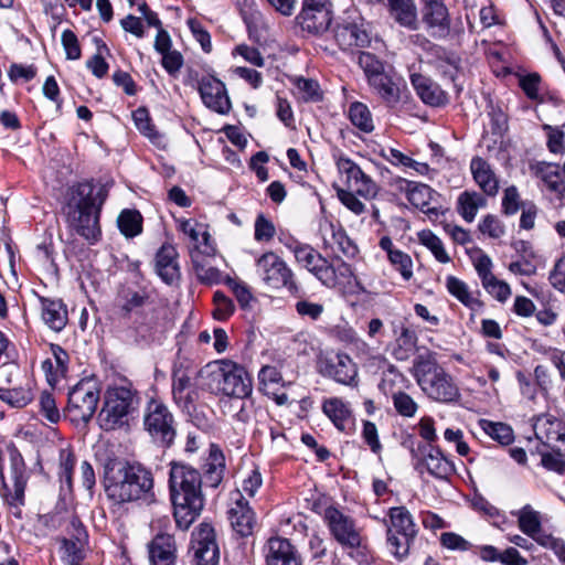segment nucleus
I'll return each mask as SVG.
<instances>
[{
    "label": "nucleus",
    "mask_w": 565,
    "mask_h": 565,
    "mask_svg": "<svg viewBox=\"0 0 565 565\" xmlns=\"http://www.w3.org/2000/svg\"><path fill=\"white\" fill-rule=\"evenodd\" d=\"M103 483L107 498L115 504L149 502L154 498L152 472L139 462L107 458Z\"/></svg>",
    "instance_id": "1"
},
{
    "label": "nucleus",
    "mask_w": 565,
    "mask_h": 565,
    "mask_svg": "<svg viewBox=\"0 0 565 565\" xmlns=\"http://www.w3.org/2000/svg\"><path fill=\"white\" fill-rule=\"evenodd\" d=\"M170 497L177 526L186 531L204 508L202 477L199 470L186 463H171L169 473Z\"/></svg>",
    "instance_id": "2"
},
{
    "label": "nucleus",
    "mask_w": 565,
    "mask_h": 565,
    "mask_svg": "<svg viewBox=\"0 0 565 565\" xmlns=\"http://www.w3.org/2000/svg\"><path fill=\"white\" fill-rule=\"evenodd\" d=\"M414 376L422 391L431 399L440 403H456L461 394L443 366H440L435 354H419L414 360Z\"/></svg>",
    "instance_id": "3"
},
{
    "label": "nucleus",
    "mask_w": 565,
    "mask_h": 565,
    "mask_svg": "<svg viewBox=\"0 0 565 565\" xmlns=\"http://www.w3.org/2000/svg\"><path fill=\"white\" fill-rule=\"evenodd\" d=\"M139 405V393L130 383L109 386L97 417L99 427L105 431H111L128 426Z\"/></svg>",
    "instance_id": "4"
},
{
    "label": "nucleus",
    "mask_w": 565,
    "mask_h": 565,
    "mask_svg": "<svg viewBox=\"0 0 565 565\" xmlns=\"http://www.w3.org/2000/svg\"><path fill=\"white\" fill-rule=\"evenodd\" d=\"M117 328L125 332L127 341L140 347H149L160 341L168 330L167 311L161 307L151 306L129 319L127 324Z\"/></svg>",
    "instance_id": "5"
},
{
    "label": "nucleus",
    "mask_w": 565,
    "mask_h": 565,
    "mask_svg": "<svg viewBox=\"0 0 565 565\" xmlns=\"http://www.w3.org/2000/svg\"><path fill=\"white\" fill-rule=\"evenodd\" d=\"M200 371L192 361L178 358L171 373V394L174 404L183 412L190 413L199 399L198 379Z\"/></svg>",
    "instance_id": "6"
},
{
    "label": "nucleus",
    "mask_w": 565,
    "mask_h": 565,
    "mask_svg": "<svg viewBox=\"0 0 565 565\" xmlns=\"http://www.w3.org/2000/svg\"><path fill=\"white\" fill-rule=\"evenodd\" d=\"M143 426L157 446L170 448L173 445L177 437V420L161 399H149L143 414Z\"/></svg>",
    "instance_id": "7"
},
{
    "label": "nucleus",
    "mask_w": 565,
    "mask_h": 565,
    "mask_svg": "<svg viewBox=\"0 0 565 565\" xmlns=\"http://www.w3.org/2000/svg\"><path fill=\"white\" fill-rule=\"evenodd\" d=\"M257 273L262 281L271 289H287L292 296H297L300 286L289 265L275 252L268 250L262 254L255 262Z\"/></svg>",
    "instance_id": "8"
},
{
    "label": "nucleus",
    "mask_w": 565,
    "mask_h": 565,
    "mask_svg": "<svg viewBox=\"0 0 565 565\" xmlns=\"http://www.w3.org/2000/svg\"><path fill=\"white\" fill-rule=\"evenodd\" d=\"M323 522L332 539L343 548L355 550L362 546L363 536L356 521L338 507L324 508Z\"/></svg>",
    "instance_id": "9"
},
{
    "label": "nucleus",
    "mask_w": 565,
    "mask_h": 565,
    "mask_svg": "<svg viewBox=\"0 0 565 565\" xmlns=\"http://www.w3.org/2000/svg\"><path fill=\"white\" fill-rule=\"evenodd\" d=\"M212 377L216 382V390L226 396L243 399L252 393V379L247 371L231 360L220 361Z\"/></svg>",
    "instance_id": "10"
},
{
    "label": "nucleus",
    "mask_w": 565,
    "mask_h": 565,
    "mask_svg": "<svg viewBox=\"0 0 565 565\" xmlns=\"http://www.w3.org/2000/svg\"><path fill=\"white\" fill-rule=\"evenodd\" d=\"M318 371L323 377L334 382L356 387L359 385V369L353 359L345 352H330L318 360Z\"/></svg>",
    "instance_id": "11"
},
{
    "label": "nucleus",
    "mask_w": 565,
    "mask_h": 565,
    "mask_svg": "<svg viewBox=\"0 0 565 565\" xmlns=\"http://www.w3.org/2000/svg\"><path fill=\"white\" fill-rule=\"evenodd\" d=\"M99 402V388L93 380L79 381L68 393L67 411L72 420L87 423Z\"/></svg>",
    "instance_id": "12"
},
{
    "label": "nucleus",
    "mask_w": 565,
    "mask_h": 565,
    "mask_svg": "<svg viewBox=\"0 0 565 565\" xmlns=\"http://www.w3.org/2000/svg\"><path fill=\"white\" fill-rule=\"evenodd\" d=\"M333 32L334 40L343 51L366 47L371 43L365 21L356 11H347L337 22Z\"/></svg>",
    "instance_id": "13"
},
{
    "label": "nucleus",
    "mask_w": 565,
    "mask_h": 565,
    "mask_svg": "<svg viewBox=\"0 0 565 565\" xmlns=\"http://www.w3.org/2000/svg\"><path fill=\"white\" fill-rule=\"evenodd\" d=\"M411 454L415 460L414 468L419 473L426 470L436 479L449 480L456 472L454 462L448 460L438 448L431 445L420 444L417 448L411 447Z\"/></svg>",
    "instance_id": "14"
},
{
    "label": "nucleus",
    "mask_w": 565,
    "mask_h": 565,
    "mask_svg": "<svg viewBox=\"0 0 565 565\" xmlns=\"http://www.w3.org/2000/svg\"><path fill=\"white\" fill-rule=\"evenodd\" d=\"M107 196L104 185L96 189L93 180H84L70 186L66 206L68 211L102 212Z\"/></svg>",
    "instance_id": "15"
},
{
    "label": "nucleus",
    "mask_w": 565,
    "mask_h": 565,
    "mask_svg": "<svg viewBox=\"0 0 565 565\" xmlns=\"http://www.w3.org/2000/svg\"><path fill=\"white\" fill-rule=\"evenodd\" d=\"M158 531L148 542V558L150 565H174L177 561L178 545L175 537L169 532V520L157 521Z\"/></svg>",
    "instance_id": "16"
},
{
    "label": "nucleus",
    "mask_w": 565,
    "mask_h": 565,
    "mask_svg": "<svg viewBox=\"0 0 565 565\" xmlns=\"http://www.w3.org/2000/svg\"><path fill=\"white\" fill-rule=\"evenodd\" d=\"M150 297L146 289L121 286L115 305L116 326H125L129 319L150 308Z\"/></svg>",
    "instance_id": "17"
},
{
    "label": "nucleus",
    "mask_w": 565,
    "mask_h": 565,
    "mask_svg": "<svg viewBox=\"0 0 565 565\" xmlns=\"http://www.w3.org/2000/svg\"><path fill=\"white\" fill-rule=\"evenodd\" d=\"M296 262L310 271L323 286L334 288L337 286L335 268L318 253L312 246H295Z\"/></svg>",
    "instance_id": "18"
},
{
    "label": "nucleus",
    "mask_w": 565,
    "mask_h": 565,
    "mask_svg": "<svg viewBox=\"0 0 565 565\" xmlns=\"http://www.w3.org/2000/svg\"><path fill=\"white\" fill-rule=\"evenodd\" d=\"M191 552L194 565H216L220 550L216 543L214 527L203 522L192 533Z\"/></svg>",
    "instance_id": "19"
},
{
    "label": "nucleus",
    "mask_w": 565,
    "mask_h": 565,
    "mask_svg": "<svg viewBox=\"0 0 565 565\" xmlns=\"http://www.w3.org/2000/svg\"><path fill=\"white\" fill-rule=\"evenodd\" d=\"M422 20L431 34L446 38L450 32V19L447 7L441 0H422Z\"/></svg>",
    "instance_id": "20"
},
{
    "label": "nucleus",
    "mask_w": 565,
    "mask_h": 565,
    "mask_svg": "<svg viewBox=\"0 0 565 565\" xmlns=\"http://www.w3.org/2000/svg\"><path fill=\"white\" fill-rule=\"evenodd\" d=\"M100 213L87 211H68L67 222L70 227L88 244H96L102 237Z\"/></svg>",
    "instance_id": "21"
},
{
    "label": "nucleus",
    "mask_w": 565,
    "mask_h": 565,
    "mask_svg": "<svg viewBox=\"0 0 565 565\" xmlns=\"http://www.w3.org/2000/svg\"><path fill=\"white\" fill-rule=\"evenodd\" d=\"M319 233L326 248L338 249L348 258H353L358 253L356 245L347 235L341 225L331 221L322 220L319 223Z\"/></svg>",
    "instance_id": "22"
},
{
    "label": "nucleus",
    "mask_w": 565,
    "mask_h": 565,
    "mask_svg": "<svg viewBox=\"0 0 565 565\" xmlns=\"http://www.w3.org/2000/svg\"><path fill=\"white\" fill-rule=\"evenodd\" d=\"M199 92L206 107L218 113L227 114L231 109V102L225 85L213 76H205L200 81Z\"/></svg>",
    "instance_id": "23"
},
{
    "label": "nucleus",
    "mask_w": 565,
    "mask_h": 565,
    "mask_svg": "<svg viewBox=\"0 0 565 565\" xmlns=\"http://www.w3.org/2000/svg\"><path fill=\"white\" fill-rule=\"evenodd\" d=\"M265 551L266 565H302L298 550L288 539L270 537Z\"/></svg>",
    "instance_id": "24"
},
{
    "label": "nucleus",
    "mask_w": 565,
    "mask_h": 565,
    "mask_svg": "<svg viewBox=\"0 0 565 565\" xmlns=\"http://www.w3.org/2000/svg\"><path fill=\"white\" fill-rule=\"evenodd\" d=\"M411 83L424 104L443 107L449 103L448 94L429 77L414 73L411 75Z\"/></svg>",
    "instance_id": "25"
},
{
    "label": "nucleus",
    "mask_w": 565,
    "mask_h": 565,
    "mask_svg": "<svg viewBox=\"0 0 565 565\" xmlns=\"http://www.w3.org/2000/svg\"><path fill=\"white\" fill-rule=\"evenodd\" d=\"M296 20L302 31L319 35L329 29L332 21V11L331 9L302 7Z\"/></svg>",
    "instance_id": "26"
},
{
    "label": "nucleus",
    "mask_w": 565,
    "mask_h": 565,
    "mask_svg": "<svg viewBox=\"0 0 565 565\" xmlns=\"http://www.w3.org/2000/svg\"><path fill=\"white\" fill-rule=\"evenodd\" d=\"M429 63L441 76L448 77L454 83L462 71L461 57L456 52L449 51L443 46L431 49Z\"/></svg>",
    "instance_id": "27"
},
{
    "label": "nucleus",
    "mask_w": 565,
    "mask_h": 565,
    "mask_svg": "<svg viewBox=\"0 0 565 565\" xmlns=\"http://www.w3.org/2000/svg\"><path fill=\"white\" fill-rule=\"evenodd\" d=\"M41 305V317L53 331H62L68 321L66 305L62 299L38 296Z\"/></svg>",
    "instance_id": "28"
},
{
    "label": "nucleus",
    "mask_w": 565,
    "mask_h": 565,
    "mask_svg": "<svg viewBox=\"0 0 565 565\" xmlns=\"http://www.w3.org/2000/svg\"><path fill=\"white\" fill-rule=\"evenodd\" d=\"M156 271L166 284L179 278L178 252L171 244H163L157 252Z\"/></svg>",
    "instance_id": "29"
},
{
    "label": "nucleus",
    "mask_w": 565,
    "mask_h": 565,
    "mask_svg": "<svg viewBox=\"0 0 565 565\" xmlns=\"http://www.w3.org/2000/svg\"><path fill=\"white\" fill-rule=\"evenodd\" d=\"M393 332L395 340L392 344V355L397 361H407L416 352L418 337L404 324L394 326Z\"/></svg>",
    "instance_id": "30"
},
{
    "label": "nucleus",
    "mask_w": 565,
    "mask_h": 565,
    "mask_svg": "<svg viewBox=\"0 0 565 565\" xmlns=\"http://www.w3.org/2000/svg\"><path fill=\"white\" fill-rule=\"evenodd\" d=\"M322 412L340 431H349L351 429L352 411L342 398H326L322 403Z\"/></svg>",
    "instance_id": "31"
},
{
    "label": "nucleus",
    "mask_w": 565,
    "mask_h": 565,
    "mask_svg": "<svg viewBox=\"0 0 565 565\" xmlns=\"http://www.w3.org/2000/svg\"><path fill=\"white\" fill-rule=\"evenodd\" d=\"M228 518L233 530L242 537L253 533L255 526V514L248 502L243 498L237 500L228 511Z\"/></svg>",
    "instance_id": "32"
},
{
    "label": "nucleus",
    "mask_w": 565,
    "mask_h": 565,
    "mask_svg": "<svg viewBox=\"0 0 565 565\" xmlns=\"http://www.w3.org/2000/svg\"><path fill=\"white\" fill-rule=\"evenodd\" d=\"M386 532L395 534L417 535L418 527L411 512L403 505L388 510V520L383 519Z\"/></svg>",
    "instance_id": "33"
},
{
    "label": "nucleus",
    "mask_w": 565,
    "mask_h": 565,
    "mask_svg": "<svg viewBox=\"0 0 565 565\" xmlns=\"http://www.w3.org/2000/svg\"><path fill=\"white\" fill-rule=\"evenodd\" d=\"M472 177L480 189L489 196H494L499 190V181L490 164L482 158L476 157L470 162Z\"/></svg>",
    "instance_id": "34"
},
{
    "label": "nucleus",
    "mask_w": 565,
    "mask_h": 565,
    "mask_svg": "<svg viewBox=\"0 0 565 565\" xmlns=\"http://www.w3.org/2000/svg\"><path fill=\"white\" fill-rule=\"evenodd\" d=\"M10 455V469H11V476L13 479V488H14V494L13 499L19 504H24V491L26 487V472H25V463L23 460L22 455L19 452V450L15 447H12L9 449Z\"/></svg>",
    "instance_id": "35"
},
{
    "label": "nucleus",
    "mask_w": 565,
    "mask_h": 565,
    "mask_svg": "<svg viewBox=\"0 0 565 565\" xmlns=\"http://www.w3.org/2000/svg\"><path fill=\"white\" fill-rule=\"evenodd\" d=\"M372 89L379 95L382 102L388 107H395L401 100V88L387 73L375 77L369 83Z\"/></svg>",
    "instance_id": "36"
},
{
    "label": "nucleus",
    "mask_w": 565,
    "mask_h": 565,
    "mask_svg": "<svg viewBox=\"0 0 565 565\" xmlns=\"http://www.w3.org/2000/svg\"><path fill=\"white\" fill-rule=\"evenodd\" d=\"M394 19L411 30L417 28V11L413 0H387Z\"/></svg>",
    "instance_id": "37"
},
{
    "label": "nucleus",
    "mask_w": 565,
    "mask_h": 565,
    "mask_svg": "<svg viewBox=\"0 0 565 565\" xmlns=\"http://www.w3.org/2000/svg\"><path fill=\"white\" fill-rule=\"evenodd\" d=\"M487 200L478 192L463 191L457 199V212L461 217L471 223L480 207H484Z\"/></svg>",
    "instance_id": "38"
},
{
    "label": "nucleus",
    "mask_w": 565,
    "mask_h": 565,
    "mask_svg": "<svg viewBox=\"0 0 565 565\" xmlns=\"http://www.w3.org/2000/svg\"><path fill=\"white\" fill-rule=\"evenodd\" d=\"M396 184L402 192L406 193L407 200L413 205L420 209H424L426 205H428L431 192L430 186L405 179H398Z\"/></svg>",
    "instance_id": "39"
},
{
    "label": "nucleus",
    "mask_w": 565,
    "mask_h": 565,
    "mask_svg": "<svg viewBox=\"0 0 565 565\" xmlns=\"http://www.w3.org/2000/svg\"><path fill=\"white\" fill-rule=\"evenodd\" d=\"M142 222L143 217L141 213L134 209L122 210L117 218L118 228L127 238H132L141 234Z\"/></svg>",
    "instance_id": "40"
},
{
    "label": "nucleus",
    "mask_w": 565,
    "mask_h": 565,
    "mask_svg": "<svg viewBox=\"0 0 565 565\" xmlns=\"http://www.w3.org/2000/svg\"><path fill=\"white\" fill-rule=\"evenodd\" d=\"M512 515L518 518L519 529L525 535L535 537V534L542 531L540 514L530 504L524 505L519 511H512Z\"/></svg>",
    "instance_id": "41"
},
{
    "label": "nucleus",
    "mask_w": 565,
    "mask_h": 565,
    "mask_svg": "<svg viewBox=\"0 0 565 565\" xmlns=\"http://www.w3.org/2000/svg\"><path fill=\"white\" fill-rule=\"evenodd\" d=\"M417 535L395 534L386 532V545L390 553L398 561L405 559L414 545Z\"/></svg>",
    "instance_id": "42"
},
{
    "label": "nucleus",
    "mask_w": 565,
    "mask_h": 565,
    "mask_svg": "<svg viewBox=\"0 0 565 565\" xmlns=\"http://www.w3.org/2000/svg\"><path fill=\"white\" fill-rule=\"evenodd\" d=\"M349 118L351 124L363 132L370 134L374 130L372 114L369 107L361 102L350 105Z\"/></svg>",
    "instance_id": "43"
},
{
    "label": "nucleus",
    "mask_w": 565,
    "mask_h": 565,
    "mask_svg": "<svg viewBox=\"0 0 565 565\" xmlns=\"http://www.w3.org/2000/svg\"><path fill=\"white\" fill-rule=\"evenodd\" d=\"M446 288L448 292L459 300L463 306L473 308L479 301L471 295L467 284L455 276L446 278Z\"/></svg>",
    "instance_id": "44"
},
{
    "label": "nucleus",
    "mask_w": 565,
    "mask_h": 565,
    "mask_svg": "<svg viewBox=\"0 0 565 565\" xmlns=\"http://www.w3.org/2000/svg\"><path fill=\"white\" fill-rule=\"evenodd\" d=\"M479 424L487 435L501 445H509L514 439L513 430L507 424L494 423L487 419H481Z\"/></svg>",
    "instance_id": "45"
},
{
    "label": "nucleus",
    "mask_w": 565,
    "mask_h": 565,
    "mask_svg": "<svg viewBox=\"0 0 565 565\" xmlns=\"http://www.w3.org/2000/svg\"><path fill=\"white\" fill-rule=\"evenodd\" d=\"M418 239L420 244H423L433 253V255L439 263L447 264L450 262V257L447 254L441 239L438 236H436L431 231L424 230L419 232Z\"/></svg>",
    "instance_id": "46"
},
{
    "label": "nucleus",
    "mask_w": 565,
    "mask_h": 565,
    "mask_svg": "<svg viewBox=\"0 0 565 565\" xmlns=\"http://www.w3.org/2000/svg\"><path fill=\"white\" fill-rule=\"evenodd\" d=\"M358 63L363 70L367 83L386 73L384 63L373 53L360 51Z\"/></svg>",
    "instance_id": "47"
},
{
    "label": "nucleus",
    "mask_w": 565,
    "mask_h": 565,
    "mask_svg": "<svg viewBox=\"0 0 565 565\" xmlns=\"http://www.w3.org/2000/svg\"><path fill=\"white\" fill-rule=\"evenodd\" d=\"M61 561L66 565H81L86 557V545L74 542L58 541Z\"/></svg>",
    "instance_id": "48"
},
{
    "label": "nucleus",
    "mask_w": 565,
    "mask_h": 565,
    "mask_svg": "<svg viewBox=\"0 0 565 565\" xmlns=\"http://www.w3.org/2000/svg\"><path fill=\"white\" fill-rule=\"evenodd\" d=\"M132 119L137 129L151 141H157L161 138L160 134L156 130L154 125L150 118L149 110L146 107H138L132 113Z\"/></svg>",
    "instance_id": "49"
},
{
    "label": "nucleus",
    "mask_w": 565,
    "mask_h": 565,
    "mask_svg": "<svg viewBox=\"0 0 565 565\" xmlns=\"http://www.w3.org/2000/svg\"><path fill=\"white\" fill-rule=\"evenodd\" d=\"M0 399L13 407H23L33 399V394L24 387L0 388Z\"/></svg>",
    "instance_id": "50"
},
{
    "label": "nucleus",
    "mask_w": 565,
    "mask_h": 565,
    "mask_svg": "<svg viewBox=\"0 0 565 565\" xmlns=\"http://www.w3.org/2000/svg\"><path fill=\"white\" fill-rule=\"evenodd\" d=\"M213 305L212 315L213 318L218 321L227 320L235 311L233 300L221 290L214 292Z\"/></svg>",
    "instance_id": "51"
},
{
    "label": "nucleus",
    "mask_w": 565,
    "mask_h": 565,
    "mask_svg": "<svg viewBox=\"0 0 565 565\" xmlns=\"http://www.w3.org/2000/svg\"><path fill=\"white\" fill-rule=\"evenodd\" d=\"M337 167L341 173L347 175V183L349 189L355 186L360 180L362 181L366 175V173H364V171L355 162L347 157H339L337 160Z\"/></svg>",
    "instance_id": "52"
},
{
    "label": "nucleus",
    "mask_w": 565,
    "mask_h": 565,
    "mask_svg": "<svg viewBox=\"0 0 565 565\" xmlns=\"http://www.w3.org/2000/svg\"><path fill=\"white\" fill-rule=\"evenodd\" d=\"M392 401L395 411L403 417H414L418 409V404L414 398L403 391L392 393Z\"/></svg>",
    "instance_id": "53"
},
{
    "label": "nucleus",
    "mask_w": 565,
    "mask_h": 565,
    "mask_svg": "<svg viewBox=\"0 0 565 565\" xmlns=\"http://www.w3.org/2000/svg\"><path fill=\"white\" fill-rule=\"evenodd\" d=\"M66 536L57 539V541L74 542L78 545H88V533L78 516L71 518L66 527Z\"/></svg>",
    "instance_id": "54"
},
{
    "label": "nucleus",
    "mask_w": 565,
    "mask_h": 565,
    "mask_svg": "<svg viewBox=\"0 0 565 565\" xmlns=\"http://www.w3.org/2000/svg\"><path fill=\"white\" fill-rule=\"evenodd\" d=\"M471 504L475 510L482 512L484 515L490 518L495 526H500V524L507 522V516L482 495H475Z\"/></svg>",
    "instance_id": "55"
},
{
    "label": "nucleus",
    "mask_w": 565,
    "mask_h": 565,
    "mask_svg": "<svg viewBox=\"0 0 565 565\" xmlns=\"http://www.w3.org/2000/svg\"><path fill=\"white\" fill-rule=\"evenodd\" d=\"M60 465H58V476L60 480L66 483L68 487L72 486V477L75 467V456L73 451L68 448H63L58 454Z\"/></svg>",
    "instance_id": "56"
},
{
    "label": "nucleus",
    "mask_w": 565,
    "mask_h": 565,
    "mask_svg": "<svg viewBox=\"0 0 565 565\" xmlns=\"http://www.w3.org/2000/svg\"><path fill=\"white\" fill-rule=\"evenodd\" d=\"M276 235L274 223L263 213L258 214L254 224V238L257 242H270Z\"/></svg>",
    "instance_id": "57"
},
{
    "label": "nucleus",
    "mask_w": 565,
    "mask_h": 565,
    "mask_svg": "<svg viewBox=\"0 0 565 565\" xmlns=\"http://www.w3.org/2000/svg\"><path fill=\"white\" fill-rule=\"evenodd\" d=\"M296 87L303 102H319L322 99L319 84L315 79L300 77L296 81Z\"/></svg>",
    "instance_id": "58"
},
{
    "label": "nucleus",
    "mask_w": 565,
    "mask_h": 565,
    "mask_svg": "<svg viewBox=\"0 0 565 565\" xmlns=\"http://www.w3.org/2000/svg\"><path fill=\"white\" fill-rule=\"evenodd\" d=\"M225 285L232 290L241 308L247 309L249 303L254 300V296L249 287L245 282L231 277L226 278Z\"/></svg>",
    "instance_id": "59"
},
{
    "label": "nucleus",
    "mask_w": 565,
    "mask_h": 565,
    "mask_svg": "<svg viewBox=\"0 0 565 565\" xmlns=\"http://www.w3.org/2000/svg\"><path fill=\"white\" fill-rule=\"evenodd\" d=\"M525 201H522L516 186L511 185L504 190L502 196V212L505 215H514L523 207Z\"/></svg>",
    "instance_id": "60"
},
{
    "label": "nucleus",
    "mask_w": 565,
    "mask_h": 565,
    "mask_svg": "<svg viewBox=\"0 0 565 565\" xmlns=\"http://www.w3.org/2000/svg\"><path fill=\"white\" fill-rule=\"evenodd\" d=\"M211 457L213 458V462L209 463L205 471V482L209 487L216 488L223 479L224 458L222 454L216 455L213 452L211 454Z\"/></svg>",
    "instance_id": "61"
},
{
    "label": "nucleus",
    "mask_w": 565,
    "mask_h": 565,
    "mask_svg": "<svg viewBox=\"0 0 565 565\" xmlns=\"http://www.w3.org/2000/svg\"><path fill=\"white\" fill-rule=\"evenodd\" d=\"M388 259L392 266L401 273L404 280H409L413 277V262L408 254L402 250L391 252Z\"/></svg>",
    "instance_id": "62"
},
{
    "label": "nucleus",
    "mask_w": 565,
    "mask_h": 565,
    "mask_svg": "<svg viewBox=\"0 0 565 565\" xmlns=\"http://www.w3.org/2000/svg\"><path fill=\"white\" fill-rule=\"evenodd\" d=\"M193 268L196 275V278L200 282L204 285H215L221 282V271L216 267L206 266L203 263L198 260H193Z\"/></svg>",
    "instance_id": "63"
},
{
    "label": "nucleus",
    "mask_w": 565,
    "mask_h": 565,
    "mask_svg": "<svg viewBox=\"0 0 565 565\" xmlns=\"http://www.w3.org/2000/svg\"><path fill=\"white\" fill-rule=\"evenodd\" d=\"M295 310L301 318L317 321L324 312V306L319 302L301 299L296 302Z\"/></svg>",
    "instance_id": "64"
}]
</instances>
